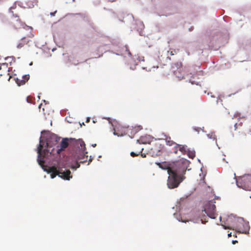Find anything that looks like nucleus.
<instances>
[{
  "label": "nucleus",
  "instance_id": "22",
  "mask_svg": "<svg viewBox=\"0 0 251 251\" xmlns=\"http://www.w3.org/2000/svg\"><path fill=\"white\" fill-rule=\"evenodd\" d=\"M178 151H179V145L176 144V146H174L173 147L172 152H174L175 154H177Z\"/></svg>",
  "mask_w": 251,
  "mask_h": 251
},
{
  "label": "nucleus",
  "instance_id": "23",
  "mask_svg": "<svg viewBox=\"0 0 251 251\" xmlns=\"http://www.w3.org/2000/svg\"><path fill=\"white\" fill-rule=\"evenodd\" d=\"M245 135L251 136V128H248L245 130Z\"/></svg>",
  "mask_w": 251,
  "mask_h": 251
},
{
  "label": "nucleus",
  "instance_id": "32",
  "mask_svg": "<svg viewBox=\"0 0 251 251\" xmlns=\"http://www.w3.org/2000/svg\"><path fill=\"white\" fill-rule=\"evenodd\" d=\"M127 51L128 52V54L129 55H131V53L129 51V50H127Z\"/></svg>",
  "mask_w": 251,
  "mask_h": 251
},
{
  "label": "nucleus",
  "instance_id": "33",
  "mask_svg": "<svg viewBox=\"0 0 251 251\" xmlns=\"http://www.w3.org/2000/svg\"><path fill=\"white\" fill-rule=\"evenodd\" d=\"M91 161H92V160H91V159H89V162H88V164H87V165H89V163H90V162H91Z\"/></svg>",
  "mask_w": 251,
  "mask_h": 251
},
{
  "label": "nucleus",
  "instance_id": "13",
  "mask_svg": "<svg viewBox=\"0 0 251 251\" xmlns=\"http://www.w3.org/2000/svg\"><path fill=\"white\" fill-rule=\"evenodd\" d=\"M29 40L26 37L23 38L18 44L17 47L18 49H21L25 45L29 43Z\"/></svg>",
  "mask_w": 251,
  "mask_h": 251
},
{
  "label": "nucleus",
  "instance_id": "29",
  "mask_svg": "<svg viewBox=\"0 0 251 251\" xmlns=\"http://www.w3.org/2000/svg\"><path fill=\"white\" fill-rule=\"evenodd\" d=\"M79 166H80V165L78 164V163H77V166H76V168H79Z\"/></svg>",
  "mask_w": 251,
  "mask_h": 251
},
{
  "label": "nucleus",
  "instance_id": "34",
  "mask_svg": "<svg viewBox=\"0 0 251 251\" xmlns=\"http://www.w3.org/2000/svg\"><path fill=\"white\" fill-rule=\"evenodd\" d=\"M171 55H173V54H174V53H173V51H171Z\"/></svg>",
  "mask_w": 251,
  "mask_h": 251
},
{
  "label": "nucleus",
  "instance_id": "17",
  "mask_svg": "<svg viewBox=\"0 0 251 251\" xmlns=\"http://www.w3.org/2000/svg\"><path fill=\"white\" fill-rule=\"evenodd\" d=\"M166 144L169 146H176V143L174 142L173 141L171 140V138H167L166 139Z\"/></svg>",
  "mask_w": 251,
  "mask_h": 251
},
{
  "label": "nucleus",
  "instance_id": "8",
  "mask_svg": "<svg viewBox=\"0 0 251 251\" xmlns=\"http://www.w3.org/2000/svg\"><path fill=\"white\" fill-rule=\"evenodd\" d=\"M250 228L249 223L241 220L240 222H239L235 230L239 233L248 234L249 233Z\"/></svg>",
  "mask_w": 251,
  "mask_h": 251
},
{
  "label": "nucleus",
  "instance_id": "9",
  "mask_svg": "<svg viewBox=\"0 0 251 251\" xmlns=\"http://www.w3.org/2000/svg\"><path fill=\"white\" fill-rule=\"evenodd\" d=\"M11 24L16 29L19 28L23 25L22 22L17 16H15L12 19Z\"/></svg>",
  "mask_w": 251,
  "mask_h": 251
},
{
  "label": "nucleus",
  "instance_id": "31",
  "mask_svg": "<svg viewBox=\"0 0 251 251\" xmlns=\"http://www.w3.org/2000/svg\"><path fill=\"white\" fill-rule=\"evenodd\" d=\"M90 121V118H88L87 119V122H89Z\"/></svg>",
  "mask_w": 251,
  "mask_h": 251
},
{
  "label": "nucleus",
  "instance_id": "16",
  "mask_svg": "<svg viewBox=\"0 0 251 251\" xmlns=\"http://www.w3.org/2000/svg\"><path fill=\"white\" fill-rule=\"evenodd\" d=\"M188 150L187 146L186 145H179V151H181L183 154L186 153Z\"/></svg>",
  "mask_w": 251,
  "mask_h": 251
},
{
  "label": "nucleus",
  "instance_id": "24",
  "mask_svg": "<svg viewBox=\"0 0 251 251\" xmlns=\"http://www.w3.org/2000/svg\"><path fill=\"white\" fill-rule=\"evenodd\" d=\"M208 137H209V138L212 139L213 141H215L216 142V138L215 134L211 133V134H209L207 135Z\"/></svg>",
  "mask_w": 251,
  "mask_h": 251
},
{
  "label": "nucleus",
  "instance_id": "2",
  "mask_svg": "<svg viewBox=\"0 0 251 251\" xmlns=\"http://www.w3.org/2000/svg\"><path fill=\"white\" fill-rule=\"evenodd\" d=\"M69 143H73L79 148H80V149L82 151H84L85 149V144L82 140L80 139H75V138H63L60 143V148H59L58 146L57 147V149L56 150V152L58 154H59L62 151H64L68 147Z\"/></svg>",
  "mask_w": 251,
  "mask_h": 251
},
{
  "label": "nucleus",
  "instance_id": "35",
  "mask_svg": "<svg viewBox=\"0 0 251 251\" xmlns=\"http://www.w3.org/2000/svg\"><path fill=\"white\" fill-rule=\"evenodd\" d=\"M141 156H143V157H145V155H144V154H141Z\"/></svg>",
  "mask_w": 251,
  "mask_h": 251
},
{
  "label": "nucleus",
  "instance_id": "6",
  "mask_svg": "<svg viewBox=\"0 0 251 251\" xmlns=\"http://www.w3.org/2000/svg\"><path fill=\"white\" fill-rule=\"evenodd\" d=\"M215 201H207L204 206V211L207 215L211 219H215L217 214L216 213Z\"/></svg>",
  "mask_w": 251,
  "mask_h": 251
},
{
  "label": "nucleus",
  "instance_id": "36",
  "mask_svg": "<svg viewBox=\"0 0 251 251\" xmlns=\"http://www.w3.org/2000/svg\"><path fill=\"white\" fill-rule=\"evenodd\" d=\"M141 156H143V157H145V155H144V154H141Z\"/></svg>",
  "mask_w": 251,
  "mask_h": 251
},
{
  "label": "nucleus",
  "instance_id": "1",
  "mask_svg": "<svg viewBox=\"0 0 251 251\" xmlns=\"http://www.w3.org/2000/svg\"><path fill=\"white\" fill-rule=\"evenodd\" d=\"M187 167L185 161H178L174 163L173 169H169V176L167 179V186L169 189L177 188L185 178L184 175Z\"/></svg>",
  "mask_w": 251,
  "mask_h": 251
},
{
  "label": "nucleus",
  "instance_id": "12",
  "mask_svg": "<svg viewBox=\"0 0 251 251\" xmlns=\"http://www.w3.org/2000/svg\"><path fill=\"white\" fill-rule=\"evenodd\" d=\"M156 165L159 166V168H161L163 170H167V172H168L169 169H173V167L174 166V164L170 167L168 166V165L166 163V162H164L162 163H156Z\"/></svg>",
  "mask_w": 251,
  "mask_h": 251
},
{
  "label": "nucleus",
  "instance_id": "37",
  "mask_svg": "<svg viewBox=\"0 0 251 251\" xmlns=\"http://www.w3.org/2000/svg\"><path fill=\"white\" fill-rule=\"evenodd\" d=\"M96 144H94V145H93V146L94 147H96Z\"/></svg>",
  "mask_w": 251,
  "mask_h": 251
},
{
  "label": "nucleus",
  "instance_id": "3",
  "mask_svg": "<svg viewBox=\"0 0 251 251\" xmlns=\"http://www.w3.org/2000/svg\"><path fill=\"white\" fill-rule=\"evenodd\" d=\"M43 136L40 137V140H43L44 146L46 143V149L44 150H49L50 148L57 144L60 137H58L56 134L50 131H42Z\"/></svg>",
  "mask_w": 251,
  "mask_h": 251
},
{
  "label": "nucleus",
  "instance_id": "25",
  "mask_svg": "<svg viewBox=\"0 0 251 251\" xmlns=\"http://www.w3.org/2000/svg\"><path fill=\"white\" fill-rule=\"evenodd\" d=\"M143 148H142V149H141V151L140 152H139L138 153H135V152H133V151H131V152H130V155H131L132 157H135V156H138V155L139 154L140 152H141L142 151H143Z\"/></svg>",
  "mask_w": 251,
  "mask_h": 251
},
{
  "label": "nucleus",
  "instance_id": "30",
  "mask_svg": "<svg viewBox=\"0 0 251 251\" xmlns=\"http://www.w3.org/2000/svg\"><path fill=\"white\" fill-rule=\"evenodd\" d=\"M236 243H237V241H232V243H233V244H235Z\"/></svg>",
  "mask_w": 251,
  "mask_h": 251
},
{
  "label": "nucleus",
  "instance_id": "27",
  "mask_svg": "<svg viewBox=\"0 0 251 251\" xmlns=\"http://www.w3.org/2000/svg\"><path fill=\"white\" fill-rule=\"evenodd\" d=\"M31 100H32V98L30 97V96H28L26 98L27 102L28 103L31 102Z\"/></svg>",
  "mask_w": 251,
  "mask_h": 251
},
{
  "label": "nucleus",
  "instance_id": "21",
  "mask_svg": "<svg viewBox=\"0 0 251 251\" xmlns=\"http://www.w3.org/2000/svg\"><path fill=\"white\" fill-rule=\"evenodd\" d=\"M142 129H143V127L141 126H134L132 130L134 132H137L139 131L142 130Z\"/></svg>",
  "mask_w": 251,
  "mask_h": 251
},
{
  "label": "nucleus",
  "instance_id": "14",
  "mask_svg": "<svg viewBox=\"0 0 251 251\" xmlns=\"http://www.w3.org/2000/svg\"><path fill=\"white\" fill-rule=\"evenodd\" d=\"M119 127H116V129H114V134L117 135L118 136H123L127 133V128L123 127L121 132H119Z\"/></svg>",
  "mask_w": 251,
  "mask_h": 251
},
{
  "label": "nucleus",
  "instance_id": "4",
  "mask_svg": "<svg viewBox=\"0 0 251 251\" xmlns=\"http://www.w3.org/2000/svg\"><path fill=\"white\" fill-rule=\"evenodd\" d=\"M47 172L48 173H51L50 176L52 178H54L56 176H58L61 178L66 180H70L72 177L70 170L64 171L62 168H60L57 169L54 166L49 167Z\"/></svg>",
  "mask_w": 251,
  "mask_h": 251
},
{
  "label": "nucleus",
  "instance_id": "11",
  "mask_svg": "<svg viewBox=\"0 0 251 251\" xmlns=\"http://www.w3.org/2000/svg\"><path fill=\"white\" fill-rule=\"evenodd\" d=\"M137 142L140 144H147L150 143V139L149 136H141Z\"/></svg>",
  "mask_w": 251,
  "mask_h": 251
},
{
  "label": "nucleus",
  "instance_id": "28",
  "mask_svg": "<svg viewBox=\"0 0 251 251\" xmlns=\"http://www.w3.org/2000/svg\"><path fill=\"white\" fill-rule=\"evenodd\" d=\"M231 236H232L231 232H230V233H228V237H231Z\"/></svg>",
  "mask_w": 251,
  "mask_h": 251
},
{
  "label": "nucleus",
  "instance_id": "20",
  "mask_svg": "<svg viewBox=\"0 0 251 251\" xmlns=\"http://www.w3.org/2000/svg\"><path fill=\"white\" fill-rule=\"evenodd\" d=\"M188 155V156L193 159L195 156V152L194 151H190L189 150L186 152Z\"/></svg>",
  "mask_w": 251,
  "mask_h": 251
},
{
  "label": "nucleus",
  "instance_id": "26",
  "mask_svg": "<svg viewBox=\"0 0 251 251\" xmlns=\"http://www.w3.org/2000/svg\"><path fill=\"white\" fill-rule=\"evenodd\" d=\"M222 226H223V228L225 229H233V230H234V229L233 228H232L231 227L229 226H225V225H222Z\"/></svg>",
  "mask_w": 251,
  "mask_h": 251
},
{
  "label": "nucleus",
  "instance_id": "7",
  "mask_svg": "<svg viewBox=\"0 0 251 251\" xmlns=\"http://www.w3.org/2000/svg\"><path fill=\"white\" fill-rule=\"evenodd\" d=\"M44 144L43 140H40L39 146L37 148V153L38 154V162L39 164L43 165L45 161L43 160V158L46 156L48 152H50V150H43Z\"/></svg>",
  "mask_w": 251,
  "mask_h": 251
},
{
  "label": "nucleus",
  "instance_id": "19",
  "mask_svg": "<svg viewBox=\"0 0 251 251\" xmlns=\"http://www.w3.org/2000/svg\"><path fill=\"white\" fill-rule=\"evenodd\" d=\"M87 158L88 156L87 155L85 156V155L84 153L82 155H81L78 157V160L79 161V163H83L86 162L87 161Z\"/></svg>",
  "mask_w": 251,
  "mask_h": 251
},
{
  "label": "nucleus",
  "instance_id": "15",
  "mask_svg": "<svg viewBox=\"0 0 251 251\" xmlns=\"http://www.w3.org/2000/svg\"><path fill=\"white\" fill-rule=\"evenodd\" d=\"M173 71H181L182 70V63L180 62H177L175 63H174L172 66Z\"/></svg>",
  "mask_w": 251,
  "mask_h": 251
},
{
  "label": "nucleus",
  "instance_id": "18",
  "mask_svg": "<svg viewBox=\"0 0 251 251\" xmlns=\"http://www.w3.org/2000/svg\"><path fill=\"white\" fill-rule=\"evenodd\" d=\"M175 75L178 78L179 80H181L184 78L183 75L181 74V71L174 70L173 71Z\"/></svg>",
  "mask_w": 251,
  "mask_h": 251
},
{
  "label": "nucleus",
  "instance_id": "5",
  "mask_svg": "<svg viewBox=\"0 0 251 251\" xmlns=\"http://www.w3.org/2000/svg\"><path fill=\"white\" fill-rule=\"evenodd\" d=\"M236 184L239 188L247 191H251V177L247 176L239 178L236 181Z\"/></svg>",
  "mask_w": 251,
  "mask_h": 251
},
{
  "label": "nucleus",
  "instance_id": "10",
  "mask_svg": "<svg viewBox=\"0 0 251 251\" xmlns=\"http://www.w3.org/2000/svg\"><path fill=\"white\" fill-rule=\"evenodd\" d=\"M29 79V75H26L23 76L21 78H17L16 82L18 86L24 85Z\"/></svg>",
  "mask_w": 251,
  "mask_h": 251
}]
</instances>
